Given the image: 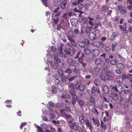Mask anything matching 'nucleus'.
Listing matches in <instances>:
<instances>
[{"mask_svg":"<svg viewBox=\"0 0 132 132\" xmlns=\"http://www.w3.org/2000/svg\"><path fill=\"white\" fill-rule=\"evenodd\" d=\"M62 48L61 46L59 48H58V50L59 51V53L57 52L56 54L54 55V58H57V57H59V55L60 54L62 53L63 54L65 55L68 54L71 56H72L73 55V51L70 49L68 48L67 50L66 49H64L62 50Z\"/></svg>","mask_w":132,"mask_h":132,"instance_id":"1","label":"nucleus"},{"mask_svg":"<svg viewBox=\"0 0 132 132\" xmlns=\"http://www.w3.org/2000/svg\"><path fill=\"white\" fill-rule=\"evenodd\" d=\"M73 120H71L69 121V126L72 129L77 132H80V131L81 127L79 126L78 123L77 122H72Z\"/></svg>","mask_w":132,"mask_h":132,"instance_id":"2","label":"nucleus"},{"mask_svg":"<svg viewBox=\"0 0 132 132\" xmlns=\"http://www.w3.org/2000/svg\"><path fill=\"white\" fill-rule=\"evenodd\" d=\"M62 116L66 118L67 119H71V116L69 114L67 113V110L64 109H61L60 110Z\"/></svg>","mask_w":132,"mask_h":132,"instance_id":"3","label":"nucleus"},{"mask_svg":"<svg viewBox=\"0 0 132 132\" xmlns=\"http://www.w3.org/2000/svg\"><path fill=\"white\" fill-rule=\"evenodd\" d=\"M76 70V67L75 66L72 65H69L67 70L65 71V73H68L70 74L72 72H74Z\"/></svg>","mask_w":132,"mask_h":132,"instance_id":"4","label":"nucleus"},{"mask_svg":"<svg viewBox=\"0 0 132 132\" xmlns=\"http://www.w3.org/2000/svg\"><path fill=\"white\" fill-rule=\"evenodd\" d=\"M112 88L114 89L116 92L119 93L121 92L123 90L122 86L119 84H116V86L113 87Z\"/></svg>","mask_w":132,"mask_h":132,"instance_id":"5","label":"nucleus"},{"mask_svg":"<svg viewBox=\"0 0 132 132\" xmlns=\"http://www.w3.org/2000/svg\"><path fill=\"white\" fill-rule=\"evenodd\" d=\"M109 123L104 122L102 120H101V127L103 130L105 131L107 129L108 125Z\"/></svg>","mask_w":132,"mask_h":132,"instance_id":"6","label":"nucleus"},{"mask_svg":"<svg viewBox=\"0 0 132 132\" xmlns=\"http://www.w3.org/2000/svg\"><path fill=\"white\" fill-rule=\"evenodd\" d=\"M86 125L87 128H88L90 130L92 131L93 128L91 123L87 119H85V122L84 123Z\"/></svg>","mask_w":132,"mask_h":132,"instance_id":"7","label":"nucleus"},{"mask_svg":"<svg viewBox=\"0 0 132 132\" xmlns=\"http://www.w3.org/2000/svg\"><path fill=\"white\" fill-rule=\"evenodd\" d=\"M68 39L69 41L72 40L74 39L75 36L72 31L70 30L68 32V34L67 36Z\"/></svg>","mask_w":132,"mask_h":132,"instance_id":"8","label":"nucleus"},{"mask_svg":"<svg viewBox=\"0 0 132 132\" xmlns=\"http://www.w3.org/2000/svg\"><path fill=\"white\" fill-rule=\"evenodd\" d=\"M95 103V101L94 97L92 96H91L90 98V100L87 102V104L89 105H93Z\"/></svg>","mask_w":132,"mask_h":132,"instance_id":"9","label":"nucleus"},{"mask_svg":"<svg viewBox=\"0 0 132 132\" xmlns=\"http://www.w3.org/2000/svg\"><path fill=\"white\" fill-rule=\"evenodd\" d=\"M118 98V95L115 93H113L112 94L111 97H109V100L112 101L113 100L115 101L117 100Z\"/></svg>","mask_w":132,"mask_h":132,"instance_id":"10","label":"nucleus"},{"mask_svg":"<svg viewBox=\"0 0 132 132\" xmlns=\"http://www.w3.org/2000/svg\"><path fill=\"white\" fill-rule=\"evenodd\" d=\"M107 74L105 76L106 80H110L112 79V72L109 71L107 72Z\"/></svg>","mask_w":132,"mask_h":132,"instance_id":"11","label":"nucleus"},{"mask_svg":"<svg viewBox=\"0 0 132 132\" xmlns=\"http://www.w3.org/2000/svg\"><path fill=\"white\" fill-rule=\"evenodd\" d=\"M84 118L83 115H79V122L81 125L85 122V120L84 119Z\"/></svg>","mask_w":132,"mask_h":132,"instance_id":"12","label":"nucleus"},{"mask_svg":"<svg viewBox=\"0 0 132 132\" xmlns=\"http://www.w3.org/2000/svg\"><path fill=\"white\" fill-rule=\"evenodd\" d=\"M89 38L91 40H94L96 38V35L94 32L90 33L89 36Z\"/></svg>","mask_w":132,"mask_h":132,"instance_id":"13","label":"nucleus"},{"mask_svg":"<svg viewBox=\"0 0 132 132\" xmlns=\"http://www.w3.org/2000/svg\"><path fill=\"white\" fill-rule=\"evenodd\" d=\"M49 63L52 66L54 69H56L58 67V64L56 62H54L53 65V63L51 61L49 62Z\"/></svg>","mask_w":132,"mask_h":132,"instance_id":"14","label":"nucleus"},{"mask_svg":"<svg viewBox=\"0 0 132 132\" xmlns=\"http://www.w3.org/2000/svg\"><path fill=\"white\" fill-rule=\"evenodd\" d=\"M120 103L121 104L124 105L125 104L127 101V99L125 98L121 97L120 96Z\"/></svg>","mask_w":132,"mask_h":132,"instance_id":"15","label":"nucleus"},{"mask_svg":"<svg viewBox=\"0 0 132 132\" xmlns=\"http://www.w3.org/2000/svg\"><path fill=\"white\" fill-rule=\"evenodd\" d=\"M67 62L68 64L72 65L75 64V62L72 58H68Z\"/></svg>","mask_w":132,"mask_h":132,"instance_id":"16","label":"nucleus"},{"mask_svg":"<svg viewBox=\"0 0 132 132\" xmlns=\"http://www.w3.org/2000/svg\"><path fill=\"white\" fill-rule=\"evenodd\" d=\"M97 91V89L95 86H93L92 87L91 90V94L92 96H95V93Z\"/></svg>","mask_w":132,"mask_h":132,"instance_id":"17","label":"nucleus"},{"mask_svg":"<svg viewBox=\"0 0 132 132\" xmlns=\"http://www.w3.org/2000/svg\"><path fill=\"white\" fill-rule=\"evenodd\" d=\"M77 90H80L81 92L83 91L84 90V85L82 84H79L77 88Z\"/></svg>","mask_w":132,"mask_h":132,"instance_id":"18","label":"nucleus"},{"mask_svg":"<svg viewBox=\"0 0 132 132\" xmlns=\"http://www.w3.org/2000/svg\"><path fill=\"white\" fill-rule=\"evenodd\" d=\"M99 51L97 49H95L94 50L92 53L93 56L96 57L98 55L99 53Z\"/></svg>","mask_w":132,"mask_h":132,"instance_id":"19","label":"nucleus"},{"mask_svg":"<svg viewBox=\"0 0 132 132\" xmlns=\"http://www.w3.org/2000/svg\"><path fill=\"white\" fill-rule=\"evenodd\" d=\"M67 4V2L65 0L63 1L61 3V7L62 9H64L65 7V5Z\"/></svg>","mask_w":132,"mask_h":132,"instance_id":"20","label":"nucleus"},{"mask_svg":"<svg viewBox=\"0 0 132 132\" xmlns=\"http://www.w3.org/2000/svg\"><path fill=\"white\" fill-rule=\"evenodd\" d=\"M80 15H79V21L80 22H82L83 21H86L87 20V18L86 17L80 16Z\"/></svg>","mask_w":132,"mask_h":132,"instance_id":"21","label":"nucleus"},{"mask_svg":"<svg viewBox=\"0 0 132 132\" xmlns=\"http://www.w3.org/2000/svg\"><path fill=\"white\" fill-rule=\"evenodd\" d=\"M78 44L79 45L82 47H84L85 46V44L84 42H83L81 40H79L78 42Z\"/></svg>","mask_w":132,"mask_h":132,"instance_id":"22","label":"nucleus"},{"mask_svg":"<svg viewBox=\"0 0 132 132\" xmlns=\"http://www.w3.org/2000/svg\"><path fill=\"white\" fill-rule=\"evenodd\" d=\"M84 54L82 52H79L77 55L76 58H83L84 57Z\"/></svg>","mask_w":132,"mask_h":132,"instance_id":"23","label":"nucleus"},{"mask_svg":"<svg viewBox=\"0 0 132 132\" xmlns=\"http://www.w3.org/2000/svg\"><path fill=\"white\" fill-rule=\"evenodd\" d=\"M103 90L105 93L108 94L109 92V89L108 87L105 86L103 88Z\"/></svg>","mask_w":132,"mask_h":132,"instance_id":"24","label":"nucleus"},{"mask_svg":"<svg viewBox=\"0 0 132 132\" xmlns=\"http://www.w3.org/2000/svg\"><path fill=\"white\" fill-rule=\"evenodd\" d=\"M58 88L60 92H62L63 90V88L62 85L60 84L58 85Z\"/></svg>","mask_w":132,"mask_h":132,"instance_id":"25","label":"nucleus"},{"mask_svg":"<svg viewBox=\"0 0 132 132\" xmlns=\"http://www.w3.org/2000/svg\"><path fill=\"white\" fill-rule=\"evenodd\" d=\"M84 53L87 55H89L91 53V50L88 48L85 49L84 50Z\"/></svg>","mask_w":132,"mask_h":132,"instance_id":"26","label":"nucleus"},{"mask_svg":"<svg viewBox=\"0 0 132 132\" xmlns=\"http://www.w3.org/2000/svg\"><path fill=\"white\" fill-rule=\"evenodd\" d=\"M92 120L93 122L97 125V127H99L100 126V124L99 120H96L95 119L93 118H92Z\"/></svg>","mask_w":132,"mask_h":132,"instance_id":"27","label":"nucleus"},{"mask_svg":"<svg viewBox=\"0 0 132 132\" xmlns=\"http://www.w3.org/2000/svg\"><path fill=\"white\" fill-rule=\"evenodd\" d=\"M61 98H68L69 99L70 98V96L69 94H67L65 95L63 94L61 96Z\"/></svg>","mask_w":132,"mask_h":132,"instance_id":"28","label":"nucleus"},{"mask_svg":"<svg viewBox=\"0 0 132 132\" xmlns=\"http://www.w3.org/2000/svg\"><path fill=\"white\" fill-rule=\"evenodd\" d=\"M117 67L121 69H122L124 68L123 65L121 63H119L117 64Z\"/></svg>","mask_w":132,"mask_h":132,"instance_id":"29","label":"nucleus"},{"mask_svg":"<svg viewBox=\"0 0 132 132\" xmlns=\"http://www.w3.org/2000/svg\"><path fill=\"white\" fill-rule=\"evenodd\" d=\"M120 11V13L121 15L125 14L127 12V10L125 7L121 9Z\"/></svg>","mask_w":132,"mask_h":132,"instance_id":"30","label":"nucleus"},{"mask_svg":"<svg viewBox=\"0 0 132 132\" xmlns=\"http://www.w3.org/2000/svg\"><path fill=\"white\" fill-rule=\"evenodd\" d=\"M62 0H53L54 4L55 6H57L59 5Z\"/></svg>","mask_w":132,"mask_h":132,"instance_id":"31","label":"nucleus"},{"mask_svg":"<svg viewBox=\"0 0 132 132\" xmlns=\"http://www.w3.org/2000/svg\"><path fill=\"white\" fill-rule=\"evenodd\" d=\"M117 35V33L116 32H113L112 33V35L111 39L112 40H114L116 37Z\"/></svg>","mask_w":132,"mask_h":132,"instance_id":"32","label":"nucleus"},{"mask_svg":"<svg viewBox=\"0 0 132 132\" xmlns=\"http://www.w3.org/2000/svg\"><path fill=\"white\" fill-rule=\"evenodd\" d=\"M77 19H72L71 20V24L72 25H76L77 23Z\"/></svg>","mask_w":132,"mask_h":132,"instance_id":"33","label":"nucleus"},{"mask_svg":"<svg viewBox=\"0 0 132 132\" xmlns=\"http://www.w3.org/2000/svg\"><path fill=\"white\" fill-rule=\"evenodd\" d=\"M61 79L62 81L65 82L67 80L66 77L63 75H62L61 76Z\"/></svg>","mask_w":132,"mask_h":132,"instance_id":"34","label":"nucleus"},{"mask_svg":"<svg viewBox=\"0 0 132 132\" xmlns=\"http://www.w3.org/2000/svg\"><path fill=\"white\" fill-rule=\"evenodd\" d=\"M77 86L76 84H71L70 85L69 87L72 90H74Z\"/></svg>","mask_w":132,"mask_h":132,"instance_id":"35","label":"nucleus"},{"mask_svg":"<svg viewBox=\"0 0 132 132\" xmlns=\"http://www.w3.org/2000/svg\"><path fill=\"white\" fill-rule=\"evenodd\" d=\"M88 26L87 23L86 22H84L82 24L81 26L82 28L84 29L86 28Z\"/></svg>","mask_w":132,"mask_h":132,"instance_id":"36","label":"nucleus"},{"mask_svg":"<svg viewBox=\"0 0 132 132\" xmlns=\"http://www.w3.org/2000/svg\"><path fill=\"white\" fill-rule=\"evenodd\" d=\"M88 19H89V21H88V22L90 24V25H93V24L94 23L93 22H94V20L92 18H90V17H88Z\"/></svg>","mask_w":132,"mask_h":132,"instance_id":"37","label":"nucleus"},{"mask_svg":"<svg viewBox=\"0 0 132 132\" xmlns=\"http://www.w3.org/2000/svg\"><path fill=\"white\" fill-rule=\"evenodd\" d=\"M94 82L95 85L96 86L100 84V80L98 79H96L94 81Z\"/></svg>","mask_w":132,"mask_h":132,"instance_id":"38","label":"nucleus"},{"mask_svg":"<svg viewBox=\"0 0 132 132\" xmlns=\"http://www.w3.org/2000/svg\"><path fill=\"white\" fill-rule=\"evenodd\" d=\"M57 87L55 86L53 87L52 90V93L54 94H55L57 92Z\"/></svg>","mask_w":132,"mask_h":132,"instance_id":"39","label":"nucleus"},{"mask_svg":"<svg viewBox=\"0 0 132 132\" xmlns=\"http://www.w3.org/2000/svg\"><path fill=\"white\" fill-rule=\"evenodd\" d=\"M117 63V61L115 59L111 60V63L112 65H115Z\"/></svg>","mask_w":132,"mask_h":132,"instance_id":"40","label":"nucleus"},{"mask_svg":"<svg viewBox=\"0 0 132 132\" xmlns=\"http://www.w3.org/2000/svg\"><path fill=\"white\" fill-rule=\"evenodd\" d=\"M93 112L94 113L96 114L97 115L99 114V113L98 112L97 109L95 108H93L92 109Z\"/></svg>","mask_w":132,"mask_h":132,"instance_id":"41","label":"nucleus"},{"mask_svg":"<svg viewBox=\"0 0 132 132\" xmlns=\"http://www.w3.org/2000/svg\"><path fill=\"white\" fill-rule=\"evenodd\" d=\"M100 59V58H97L95 60V62L96 64L98 65L100 64L101 62V60Z\"/></svg>","mask_w":132,"mask_h":132,"instance_id":"42","label":"nucleus"},{"mask_svg":"<svg viewBox=\"0 0 132 132\" xmlns=\"http://www.w3.org/2000/svg\"><path fill=\"white\" fill-rule=\"evenodd\" d=\"M78 102L80 105L83 106L84 105V102L83 101L79 99L78 100Z\"/></svg>","mask_w":132,"mask_h":132,"instance_id":"43","label":"nucleus"},{"mask_svg":"<svg viewBox=\"0 0 132 132\" xmlns=\"http://www.w3.org/2000/svg\"><path fill=\"white\" fill-rule=\"evenodd\" d=\"M38 130L39 132H44V130L42 129V128L39 126H37Z\"/></svg>","mask_w":132,"mask_h":132,"instance_id":"44","label":"nucleus"},{"mask_svg":"<svg viewBox=\"0 0 132 132\" xmlns=\"http://www.w3.org/2000/svg\"><path fill=\"white\" fill-rule=\"evenodd\" d=\"M70 93L72 96L76 94V92L74 90H71L70 92Z\"/></svg>","mask_w":132,"mask_h":132,"instance_id":"45","label":"nucleus"},{"mask_svg":"<svg viewBox=\"0 0 132 132\" xmlns=\"http://www.w3.org/2000/svg\"><path fill=\"white\" fill-rule=\"evenodd\" d=\"M108 8V7L107 6H104L102 8V12L106 10Z\"/></svg>","mask_w":132,"mask_h":132,"instance_id":"46","label":"nucleus"},{"mask_svg":"<svg viewBox=\"0 0 132 132\" xmlns=\"http://www.w3.org/2000/svg\"><path fill=\"white\" fill-rule=\"evenodd\" d=\"M72 45L74 46H76L77 45V44L74 39L70 41Z\"/></svg>","mask_w":132,"mask_h":132,"instance_id":"47","label":"nucleus"},{"mask_svg":"<svg viewBox=\"0 0 132 132\" xmlns=\"http://www.w3.org/2000/svg\"><path fill=\"white\" fill-rule=\"evenodd\" d=\"M27 123L26 122H23L21 123V125L20 126V128L22 129V128L23 127H24L27 124Z\"/></svg>","mask_w":132,"mask_h":132,"instance_id":"48","label":"nucleus"},{"mask_svg":"<svg viewBox=\"0 0 132 132\" xmlns=\"http://www.w3.org/2000/svg\"><path fill=\"white\" fill-rule=\"evenodd\" d=\"M100 77L101 79L105 81L106 80L105 76L103 75H101Z\"/></svg>","mask_w":132,"mask_h":132,"instance_id":"49","label":"nucleus"},{"mask_svg":"<svg viewBox=\"0 0 132 132\" xmlns=\"http://www.w3.org/2000/svg\"><path fill=\"white\" fill-rule=\"evenodd\" d=\"M117 82L119 84L121 83L123 81V79L121 78H119L117 79Z\"/></svg>","mask_w":132,"mask_h":132,"instance_id":"50","label":"nucleus"},{"mask_svg":"<svg viewBox=\"0 0 132 132\" xmlns=\"http://www.w3.org/2000/svg\"><path fill=\"white\" fill-rule=\"evenodd\" d=\"M84 42L85 44L89 45L90 44L89 40L87 39H85Z\"/></svg>","mask_w":132,"mask_h":132,"instance_id":"51","label":"nucleus"},{"mask_svg":"<svg viewBox=\"0 0 132 132\" xmlns=\"http://www.w3.org/2000/svg\"><path fill=\"white\" fill-rule=\"evenodd\" d=\"M51 110H52V112H51V113L50 114V115L52 117V118H54L55 117V113L54 112V110L51 109Z\"/></svg>","mask_w":132,"mask_h":132,"instance_id":"52","label":"nucleus"},{"mask_svg":"<svg viewBox=\"0 0 132 132\" xmlns=\"http://www.w3.org/2000/svg\"><path fill=\"white\" fill-rule=\"evenodd\" d=\"M51 49L53 52H55L56 51L57 49L56 47L54 46H52L51 47Z\"/></svg>","mask_w":132,"mask_h":132,"instance_id":"53","label":"nucleus"},{"mask_svg":"<svg viewBox=\"0 0 132 132\" xmlns=\"http://www.w3.org/2000/svg\"><path fill=\"white\" fill-rule=\"evenodd\" d=\"M58 73H59V76L60 75L61 76L62 75H63V71L61 69H59L58 70Z\"/></svg>","mask_w":132,"mask_h":132,"instance_id":"54","label":"nucleus"},{"mask_svg":"<svg viewBox=\"0 0 132 132\" xmlns=\"http://www.w3.org/2000/svg\"><path fill=\"white\" fill-rule=\"evenodd\" d=\"M97 27V24H94V23L93 24V25H92L91 26L92 28L93 29H95Z\"/></svg>","mask_w":132,"mask_h":132,"instance_id":"55","label":"nucleus"},{"mask_svg":"<svg viewBox=\"0 0 132 132\" xmlns=\"http://www.w3.org/2000/svg\"><path fill=\"white\" fill-rule=\"evenodd\" d=\"M53 20L55 23L57 24L59 21V18L58 17H56L55 18L53 19Z\"/></svg>","mask_w":132,"mask_h":132,"instance_id":"56","label":"nucleus"},{"mask_svg":"<svg viewBox=\"0 0 132 132\" xmlns=\"http://www.w3.org/2000/svg\"><path fill=\"white\" fill-rule=\"evenodd\" d=\"M62 17L65 18V19H67L68 17V14L67 13H64Z\"/></svg>","mask_w":132,"mask_h":132,"instance_id":"57","label":"nucleus"},{"mask_svg":"<svg viewBox=\"0 0 132 132\" xmlns=\"http://www.w3.org/2000/svg\"><path fill=\"white\" fill-rule=\"evenodd\" d=\"M91 30V28L88 27L87 28L86 30V31L87 33H89Z\"/></svg>","mask_w":132,"mask_h":132,"instance_id":"58","label":"nucleus"},{"mask_svg":"<svg viewBox=\"0 0 132 132\" xmlns=\"http://www.w3.org/2000/svg\"><path fill=\"white\" fill-rule=\"evenodd\" d=\"M72 99L75 100H78V98L76 94L72 96Z\"/></svg>","mask_w":132,"mask_h":132,"instance_id":"59","label":"nucleus"},{"mask_svg":"<svg viewBox=\"0 0 132 132\" xmlns=\"http://www.w3.org/2000/svg\"><path fill=\"white\" fill-rule=\"evenodd\" d=\"M131 91L129 90H125L124 91V92L126 94H129L131 93Z\"/></svg>","mask_w":132,"mask_h":132,"instance_id":"60","label":"nucleus"},{"mask_svg":"<svg viewBox=\"0 0 132 132\" xmlns=\"http://www.w3.org/2000/svg\"><path fill=\"white\" fill-rule=\"evenodd\" d=\"M103 122H104L105 123V122H108V123H109V120L108 119H107L106 118V117H104V119H103Z\"/></svg>","mask_w":132,"mask_h":132,"instance_id":"61","label":"nucleus"},{"mask_svg":"<svg viewBox=\"0 0 132 132\" xmlns=\"http://www.w3.org/2000/svg\"><path fill=\"white\" fill-rule=\"evenodd\" d=\"M78 101V100H75L74 99H72L71 100V102H72V104L73 105H75V104L76 101Z\"/></svg>","mask_w":132,"mask_h":132,"instance_id":"62","label":"nucleus"},{"mask_svg":"<svg viewBox=\"0 0 132 132\" xmlns=\"http://www.w3.org/2000/svg\"><path fill=\"white\" fill-rule=\"evenodd\" d=\"M127 77L128 79H131L132 78V74H128L127 75Z\"/></svg>","mask_w":132,"mask_h":132,"instance_id":"63","label":"nucleus"},{"mask_svg":"<svg viewBox=\"0 0 132 132\" xmlns=\"http://www.w3.org/2000/svg\"><path fill=\"white\" fill-rule=\"evenodd\" d=\"M60 8L59 7L56 8L54 11V13H56L58 12Z\"/></svg>","mask_w":132,"mask_h":132,"instance_id":"64","label":"nucleus"}]
</instances>
